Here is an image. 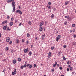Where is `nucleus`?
Masks as SVG:
<instances>
[{
  "label": "nucleus",
  "instance_id": "f257e3e1",
  "mask_svg": "<svg viewBox=\"0 0 76 76\" xmlns=\"http://www.w3.org/2000/svg\"><path fill=\"white\" fill-rule=\"evenodd\" d=\"M12 7H13V10H12L13 12H15V2H12Z\"/></svg>",
  "mask_w": 76,
  "mask_h": 76
},
{
  "label": "nucleus",
  "instance_id": "f03ea898",
  "mask_svg": "<svg viewBox=\"0 0 76 76\" xmlns=\"http://www.w3.org/2000/svg\"><path fill=\"white\" fill-rule=\"evenodd\" d=\"M16 13H18L20 15H22V12L21 11V10H17L16 11Z\"/></svg>",
  "mask_w": 76,
  "mask_h": 76
},
{
  "label": "nucleus",
  "instance_id": "7ed1b4c3",
  "mask_svg": "<svg viewBox=\"0 0 76 76\" xmlns=\"http://www.w3.org/2000/svg\"><path fill=\"white\" fill-rule=\"evenodd\" d=\"M60 35H58L56 39V41H58L59 40V39L60 38Z\"/></svg>",
  "mask_w": 76,
  "mask_h": 76
},
{
  "label": "nucleus",
  "instance_id": "20e7f679",
  "mask_svg": "<svg viewBox=\"0 0 76 76\" xmlns=\"http://www.w3.org/2000/svg\"><path fill=\"white\" fill-rule=\"evenodd\" d=\"M10 38L9 37H8L6 39V40L7 42H9L10 41Z\"/></svg>",
  "mask_w": 76,
  "mask_h": 76
},
{
  "label": "nucleus",
  "instance_id": "39448f33",
  "mask_svg": "<svg viewBox=\"0 0 76 76\" xmlns=\"http://www.w3.org/2000/svg\"><path fill=\"white\" fill-rule=\"evenodd\" d=\"M29 51V49L28 48H27V49H25L24 50V52L25 53H27V51Z\"/></svg>",
  "mask_w": 76,
  "mask_h": 76
},
{
  "label": "nucleus",
  "instance_id": "423d86ee",
  "mask_svg": "<svg viewBox=\"0 0 76 76\" xmlns=\"http://www.w3.org/2000/svg\"><path fill=\"white\" fill-rule=\"evenodd\" d=\"M57 62L56 61L55 62V64L53 65V67H56V66H57Z\"/></svg>",
  "mask_w": 76,
  "mask_h": 76
},
{
  "label": "nucleus",
  "instance_id": "0eeeda50",
  "mask_svg": "<svg viewBox=\"0 0 76 76\" xmlns=\"http://www.w3.org/2000/svg\"><path fill=\"white\" fill-rule=\"evenodd\" d=\"M43 30L42 27L40 26V27L39 28V31L40 32H42V31Z\"/></svg>",
  "mask_w": 76,
  "mask_h": 76
},
{
  "label": "nucleus",
  "instance_id": "6e6552de",
  "mask_svg": "<svg viewBox=\"0 0 76 76\" xmlns=\"http://www.w3.org/2000/svg\"><path fill=\"white\" fill-rule=\"evenodd\" d=\"M44 21L41 22L40 23V26H41L42 25H44Z\"/></svg>",
  "mask_w": 76,
  "mask_h": 76
},
{
  "label": "nucleus",
  "instance_id": "1a4fd4ad",
  "mask_svg": "<svg viewBox=\"0 0 76 76\" xmlns=\"http://www.w3.org/2000/svg\"><path fill=\"white\" fill-rule=\"evenodd\" d=\"M51 18L52 19H54V15L53 14L51 15Z\"/></svg>",
  "mask_w": 76,
  "mask_h": 76
},
{
  "label": "nucleus",
  "instance_id": "9d476101",
  "mask_svg": "<svg viewBox=\"0 0 76 76\" xmlns=\"http://www.w3.org/2000/svg\"><path fill=\"white\" fill-rule=\"evenodd\" d=\"M10 26H12L13 25V22L12 21H11L10 23Z\"/></svg>",
  "mask_w": 76,
  "mask_h": 76
},
{
  "label": "nucleus",
  "instance_id": "9b49d317",
  "mask_svg": "<svg viewBox=\"0 0 76 76\" xmlns=\"http://www.w3.org/2000/svg\"><path fill=\"white\" fill-rule=\"evenodd\" d=\"M7 26H4L3 27V29L4 30H6V28H7Z\"/></svg>",
  "mask_w": 76,
  "mask_h": 76
},
{
  "label": "nucleus",
  "instance_id": "f8f14e48",
  "mask_svg": "<svg viewBox=\"0 0 76 76\" xmlns=\"http://www.w3.org/2000/svg\"><path fill=\"white\" fill-rule=\"evenodd\" d=\"M14 0H8L7 1L8 3H10V2H12V1H13Z\"/></svg>",
  "mask_w": 76,
  "mask_h": 76
},
{
  "label": "nucleus",
  "instance_id": "ddd939ff",
  "mask_svg": "<svg viewBox=\"0 0 76 76\" xmlns=\"http://www.w3.org/2000/svg\"><path fill=\"white\" fill-rule=\"evenodd\" d=\"M13 64H15L16 63V59H14L13 61Z\"/></svg>",
  "mask_w": 76,
  "mask_h": 76
},
{
  "label": "nucleus",
  "instance_id": "4468645a",
  "mask_svg": "<svg viewBox=\"0 0 76 76\" xmlns=\"http://www.w3.org/2000/svg\"><path fill=\"white\" fill-rule=\"evenodd\" d=\"M65 5H67V4H69V1H66L65 3Z\"/></svg>",
  "mask_w": 76,
  "mask_h": 76
},
{
  "label": "nucleus",
  "instance_id": "2eb2a0df",
  "mask_svg": "<svg viewBox=\"0 0 76 76\" xmlns=\"http://www.w3.org/2000/svg\"><path fill=\"white\" fill-rule=\"evenodd\" d=\"M18 61H19V62H20V61H21V59H20V58H18Z\"/></svg>",
  "mask_w": 76,
  "mask_h": 76
},
{
  "label": "nucleus",
  "instance_id": "dca6fc26",
  "mask_svg": "<svg viewBox=\"0 0 76 76\" xmlns=\"http://www.w3.org/2000/svg\"><path fill=\"white\" fill-rule=\"evenodd\" d=\"M27 36L28 38H29L30 37V34L29 33H27Z\"/></svg>",
  "mask_w": 76,
  "mask_h": 76
},
{
  "label": "nucleus",
  "instance_id": "f3484780",
  "mask_svg": "<svg viewBox=\"0 0 76 76\" xmlns=\"http://www.w3.org/2000/svg\"><path fill=\"white\" fill-rule=\"evenodd\" d=\"M15 74H16V73H17V72H16V69H14V71L13 72Z\"/></svg>",
  "mask_w": 76,
  "mask_h": 76
},
{
  "label": "nucleus",
  "instance_id": "a211bd4d",
  "mask_svg": "<svg viewBox=\"0 0 76 76\" xmlns=\"http://www.w3.org/2000/svg\"><path fill=\"white\" fill-rule=\"evenodd\" d=\"M71 63V61H69L67 62V64H69V63Z\"/></svg>",
  "mask_w": 76,
  "mask_h": 76
},
{
  "label": "nucleus",
  "instance_id": "6ab92c4d",
  "mask_svg": "<svg viewBox=\"0 0 76 76\" xmlns=\"http://www.w3.org/2000/svg\"><path fill=\"white\" fill-rule=\"evenodd\" d=\"M63 60H66V59L67 58H65V57L64 56H63Z\"/></svg>",
  "mask_w": 76,
  "mask_h": 76
},
{
  "label": "nucleus",
  "instance_id": "aec40b11",
  "mask_svg": "<svg viewBox=\"0 0 76 76\" xmlns=\"http://www.w3.org/2000/svg\"><path fill=\"white\" fill-rule=\"evenodd\" d=\"M69 69L71 70V71H72V70H73V68H72V67H70L69 68Z\"/></svg>",
  "mask_w": 76,
  "mask_h": 76
},
{
  "label": "nucleus",
  "instance_id": "412c9836",
  "mask_svg": "<svg viewBox=\"0 0 76 76\" xmlns=\"http://www.w3.org/2000/svg\"><path fill=\"white\" fill-rule=\"evenodd\" d=\"M48 56H51V53L50 52H49L48 53Z\"/></svg>",
  "mask_w": 76,
  "mask_h": 76
},
{
  "label": "nucleus",
  "instance_id": "4be33fe9",
  "mask_svg": "<svg viewBox=\"0 0 76 76\" xmlns=\"http://www.w3.org/2000/svg\"><path fill=\"white\" fill-rule=\"evenodd\" d=\"M19 42V40L18 39L16 40V43L18 44Z\"/></svg>",
  "mask_w": 76,
  "mask_h": 76
},
{
  "label": "nucleus",
  "instance_id": "5701e85b",
  "mask_svg": "<svg viewBox=\"0 0 76 76\" xmlns=\"http://www.w3.org/2000/svg\"><path fill=\"white\" fill-rule=\"evenodd\" d=\"M32 65H30L29 66V68L30 69H31V68H32Z\"/></svg>",
  "mask_w": 76,
  "mask_h": 76
},
{
  "label": "nucleus",
  "instance_id": "b1692460",
  "mask_svg": "<svg viewBox=\"0 0 76 76\" xmlns=\"http://www.w3.org/2000/svg\"><path fill=\"white\" fill-rule=\"evenodd\" d=\"M28 54H29V55H30V56H31V55H32V52H31V51L29 52Z\"/></svg>",
  "mask_w": 76,
  "mask_h": 76
},
{
  "label": "nucleus",
  "instance_id": "393cba45",
  "mask_svg": "<svg viewBox=\"0 0 76 76\" xmlns=\"http://www.w3.org/2000/svg\"><path fill=\"white\" fill-rule=\"evenodd\" d=\"M75 24H73L72 25V27H73V28H74V27H75Z\"/></svg>",
  "mask_w": 76,
  "mask_h": 76
},
{
  "label": "nucleus",
  "instance_id": "a878e982",
  "mask_svg": "<svg viewBox=\"0 0 76 76\" xmlns=\"http://www.w3.org/2000/svg\"><path fill=\"white\" fill-rule=\"evenodd\" d=\"M14 20V18H13V17H12L11 18V20L12 21H13Z\"/></svg>",
  "mask_w": 76,
  "mask_h": 76
},
{
  "label": "nucleus",
  "instance_id": "bb28decb",
  "mask_svg": "<svg viewBox=\"0 0 76 76\" xmlns=\"http://www.w3.org/2000/svg\"><path fill=\"white\" fill-rule=\"evenodd\" d=\"M6 51H8L9 50V48L6 47L5 49Z\"/></svg>",
  "mask_w": 76,
  "mask_h": 76
},
{
  "label": "nucleus",
  "instance_id": "cd10ccee",
  "mask_svg": "<svg viewBox=\"0 0 76 76\" xmlns=\"http://www.w3.org/2000/svg\"><path fill=\"white\" fill-rule=\"evenodd\" d=\"M23 67H24V66L23 65L21 66L20 68L21 69H23Z\"/></svg>",
  "mask_w": 76,
  "mask_h": 76
},
{
  "label": "nucleus",
  "instance_id": "c85d7f7f",
  "mask_svg": "<svg viewBox=\"0 0 76 76\" xmlns=\"http://www.w3.org/2000/svg\"><path fill=\"white\" fill-rule=\"evenodd\" d=\"M45 34H44V35H42V37H43L44 38V37H45Z\"/></svg>",
  "mask_w": 76,
  "mask_h": 76
},
{
  "label": "nucleus",
  "instance_id": "c756f323",
  "mask_svg": "<svg viewBox=\"0 0 76 76\" xmlns=\"http://www.w3.org/2000/svg\"><path fill=\"white\" fill-rule=\"evenodd\" d=\"M64 25H67V21H66L64 22Z\"/></svg>",
  "mask_w": 76,
  "mask_h": 76
},
{
  "label": "nucleus",
  "instance_id": "7c9ffc66",
  "mask_svg": "<svg viewBox=\"0 0 76 76\" xmlns=\"http://www.w3.org/2000/svg\"><path fill=\"white\" fill-rule=\"evenodd\" d=\"M48 9H51V6H49L48 7Z\"/></svg>",
  "mask_w": 76,
  "mask_h": 76
},
{
  "label": "nucleus",
  "instance_id": "2f4dec72",
  "mask_svg": "<svg viewBox=\"0 0 76 76\" xmlns=\"http://www.w3.org/2000/svg\"><path fill=\"white\" fill-rule=\"evenodd\" d=\"M63 47L64 48H66V45H64L63 46Z\"/></svg>",
  "mask_w": 76,
  "mask_h": 76
},
{
  "label": "nucleus",
  "instance_id": "473e14b6",
  "mask_svg": "<svg viewBox=\"0 0 76 76\" xmlns=\"http://www.w3.org/2000/svg\"><path fill=\"white\" fill-rule=\"evenodd\" d=\"M73 45H76V42H73Z\"/></svg>",
  "mask_w": 76,
  "mask_h": 76
},
{
  "label": "nucleus",
  "instance_id": "72a5a7b5",
  "mask_svg": "<svg viewBox=\"0 0 76 76\" xmlns=\"http://www.w3.org/2000/svg\"><path fill=\"white\" fill-rule=\"evenodd\" d=\"M29 42V41L28 40H27V41L26 43H27V44H28Z\"/></svg>",
  "mask_w": 76,
  "mask_h": 76
},
{
  "label": "nucleus",
  "instance_id": "f704fd0d",
  "mask_svg": "<svg viewBox=\"0 0 76 76\" xmlns=\"http://www.w3.org/2000/svg\"><path fill=\"white\" fill-rule=\"evenodd\" d=\"M59 69H60V70H62V69H63V68H62V67H59Z\"/></svg>",
  "mask_w": 76,
  "mask_h": 76
},
{
  "label": "nucleus",
  "instance_id": "c9c22d12",
  "mask_svg": "<svg viewBox=\"0 0 76 76\" xmlns=\"http://www.w3.org/2000/svg\"><path fill=\"white\" fill-rule=\"evenodd\" d=\"M33 66L34 67H36V66H37V65H36V64H34L33 65Z\"/></svg>",
  "mask_w": 76,
  "mask_h": 76
},
{
  "label": "nucleus",
  "instance_id": "e433bc0d",
  "mask_svg": "<svg viewBox=\"0 0 76 76\" xmlns=\"http://www.w3.org/2000/svg\"><path fill=\"white\" fill-rule=\"evenodd\" d=\"M4 23H7V21L5 20L4 21Z\"/></svg>",
  "mask_w": 76,
  "mask_h": 76
},
{
  "label": "nucleus",
  "instance_id": "4c0bfd02",
  "mask_svg": "<svg viewBox=\"0 0 76 76\" xmlns=\"http://www.w3.org/2000/svg\"><path fill=\"white\" fill-rule=\"evenodd\" d=\"M54 47H51V49L54 50Z\"/></svg>",
  "mask_w": 76,
  "mask_h": 76
},
{
  "label": "nucleus",
  "instance_id": "58836bf2",
  "mask_svg": "<svg viewBox=\"0 0 76 76\" xmlns=\"http://www.w3.org/2000/svg\"><path fill=\"white\" fill-rule=\"evenodd\" d=\"M48 4H49V5H51V2H48Z\"/></svg>",
  "mask_w": 76,
  "mask_h": 76
},
{
  "label": "nucleus",
  "instance_id": "ea45409f",
  "mask_svg": "<svg viewBox=\"0 0 76 76\" xmlns=\"http://www.w3.org/2000/svg\"><path fill=\"white\" fill-rule=\"evenodd\" d=\"M4 22H3L2 23V26L4 25Z\"/></svg>",
  "mask_w": 76,
  "mask_h": 76
},
{
  "label": "nucleus",
  "instance_id": "a19ab883",
  "mask_svg": "<svg viewBox=\"0 0 76 76\" xmlns=\"http://www.w3.org/2000/svg\"><path fill=\"white\" fill-rule=\"evenodd\" d=\"M54 69H52V72H54Z\"/></svg>",
  "mask_w": 76,
  "mask_h": 76
},
{
  "label": "nucleus",
  "instance_id": "79ce46f5",
  "mask_svg": "<svg viewBox=\"0 0 76 76\" xmlns=\"http://www.w3.org/2000/svg\"><path fill=\"white\" fill-rule=\"evenodd\" d=\"M69 68H66L67 71H69Z\"/></svg>",
  "mask_w": 76,
  "mask_h": 76
},
{
  "label": "nucleus",
  "instance_id": "37998d69",
  "mask_svg": "<svg viewBox=\"0 0 76 76\" xmlns=\"http://www.w3.org/2000/svg\"><path fill=\"white\" fill-rule=\"evenodd\" d=\"M24 41L25 40H24V39H23L22 40V42H24Z\"/></svg>",
  "mask_w": 76,
  "mask_h": 76
},
{
  "label": "nucleus",
  "instance_id": "c03bdc74",
  "mask_svg": "<svg viewBox=\"0 0 76 76\" xmlns=\"http://www.w3.org/2000/svg\"><path fill=\"white\" fill-rule=\"evenodd\" d=\"M28 24H29V25H31V21H29L28 22Z\"/></svg>",
  "mask_w": 76,
  "mask_h": 76
},
{
  "label": "nucleus",
  "instance_id": "a18cd8bd",
  "mask_svg": "<svg viewBox=\"0 0 76 76\" xmlns=\"http://www.w3.org/2000/svg\"><path fill=\"white\" fill-rule=\"evenodd\" d=\"M12 43V41H10V44H11Z\"/></svg>",
  "mask_w": 76,
  "mask_h": 76
},
{
  "label": "nucleus",
  "instance_id": "49530a36",
  "mask_svg": "<svg viewBox=\"0 0 76 76\" xmlns=\"http://www.w3.org/2000/svg\"><path fill=\"white\" fill-rule=\"evenodd\" d=\"M7 18L10 19V16H9L8 15H7Z\"/></svg>",
  "mask_w": 76,
  "mask_h": 76
},
{
  "label": "nucleus",
  "instance_id": "de8ad7c7",
  "mask_svg": "<svg viewBox=\"0 0 76 76\" xmlns=\"http://www.w3.org/2000/svg\"><path fill=\"white\" fill-rule=\"evenodd\" d=\"M15 74L13 72H12V75H15Z\"/></svg>",
  "mask_w": 76,
  "mask_h": 76
},
{
  "label": "nucleus",
  "instance_id": "09e8293b",
  "mask_svg": "<svg viewBox=\"0 0 76 76\" xmlns=\"http://www.w3.org/2000/svg\"><path fill=\"white\" fill-rule=\"evenodd\" d=\"M47 21H45V25H47Z\"/></svg>",
  "mask_w": 76,
  "mask_h": 76
},
{
  "label": "nucleus",
  "instance_id": "8fccbe9b",
  "mask_svg": "<svg viewBox=\"0 0 76 76\" xmlns=\"http://www.w3.org/2000/svg\"><path fill=\"white\" fill-rule=\"evenodd\" d=\"M67 18H67L68 20H69V18H69V16H67Z\"/></svg>",
  "mask_w": 76,
  "mask_h": 76
},
{
  "label": "nucleus",
  "instance_id": "3c124183",
  "mask_svg": "<svg viewBox=\"0 0 76 76\" xmlns=\"http://www.w3.org/2000/svg\"><path fill=\"white\" fill-rule=\"evenodd\" d=\"M60 54H61L60 52H59L58 53V56H60Z\"/></svg>",
  "mask_w": 76,
  "mask_h": 76
},
{
  "label": "nucleus",
  "instance_id": "603ef678",
  "mask_svg": "<svg viewBox=\"0 0 76 76\" xmlns=\"http://www.w3.org/2000/svg\"><path fill=\"white\" fill-rule=\"evenodd\" d=\"M59 66H60V64H57V67H59Z\"/></svg>",
  "mask_w": 76,
  "mask_h": 76
},
{
  "label": "nucleus",
  "instance_id": "864d4df0",
  "mask_svg": "<svg viewBox=\"0 0 76 76\" xmlns=\"http://www.w3.org/2000/svg\"><path fill=\"white\" fill-rule=\"evenodd\" d=\"M26 67V64H25L24 66V67H25H25Z\"/></svg>",
  "mask_w": 76,
  "mask_h": 76
},
{
  "label": "nucleus",
  "instance_id": "5fc2aeb1",
  "mask_svg": "<svg viewBox=\"0 0 76 76\" xmlns=\"http://www.w3.org/2000/svg\"><path fill=\"white\" fill-rule=\"evenodd\" d=\"M29 65H30V64H27L26 66L27 67H28L29 66Z\"/></svg>",
  "mask_w": 76,
  "mask_h": 76
},
{
  "label": "nucleus",
  "instance_id": "6e6d98bb",
  "mask_svg": "<svg viewBox=\"0 0 76 76\" xmlns=\"http://www.w3.org/2000/svg\"><path fill=\"white\" fill-rule=\"evenodd\" d=\"M76 35H74V38H76Z\"/></svg>",
  "mask_w": 76,
  "mask_h": 76
},
{
  "label": "nucleus",
  "instance_id": "4d7b16f0",
  "mask_svg": "<svg viewBox=\"0 0 76 76\" xmlns=\"http://www.w3.org/2000/svg\"><path fill=\"white\" fill-rule=\"evenodd\" d=\"M33 48V45H31V48Z\"/></svg>",
  "mask_w": 76,
  "mask_h": 76
},
{
  "label": "nucleus",
  "instance_id": "13d9d810",
  "mask_svg": "<svg viewBox=\"0 0 76 76\" xmlns=\"http://www.w3.org/2000/svg\"><path fill=\"white\" fill-rule=\"evenodd\" d=\"M68 20H69V21H70V20H71V18H69L68 19Z\"/></svg>",
  "mask_w": 76,
  "mask_h": 76
},
{
  "label": "nucleus",
  "instance_id": "bf43d9fd",
  "mask_svg": "<svg viewBox=\"0 0 76 76\" xmlns=\"http://www.w3.org/2000/svg\"><path fill=\"white\" fill-rule=\"evenodd\" d=\"M13 50H11V53H13Z\"/></svg>",
  "mask_w": 76,
  "mask_h": 76
},
{
  "label": "nucleus",
  "instance_id": "052dcab7",
  "mask_svg": "<svg viewBox=\"0 0 76 76\" xmlns=\"http://www.w3.org/2000/svg\"><path fill=\"white\" fill-rule=\"evenodd\" d=\"M22 25V23H20L19 24V26H21Z\"/></svg>",
  "mask_w": 76,
  "mask_h": 76
},
{
  "label": "nucleus",
  "instance_id": "680f3d73",
  "mask_svg": "<svg viewBox=\"0 0 76 76\" xmlns=\"http://www.w3.org/2000/svg\"><path fill=\"white\" fill-rule=\"evenodd\" d=\"M9 29V27H8L7 28V31H8V29Z\"/></svg>",
  "mask_w": 76,
  "mask_h": 76
},
{
  "label": "nucleus",
  "instance_id": "e2e57ef3",
  "mask_svg": "<svg viewBox=\"0 0 76 76\" xmlns=\"http://www.w3.org/2000/svg\"><path fill=\"white\" fill-rule=\"evenodd\" d=\"M73 32H75V29H73L72 31Z\"/></svg>",
  "mask_w": 76,
  "mask_h": 76
},
{
  "label": "nucleus",
  "instance_id": "0e129e2a",
  "mask_svg": "<svg viewBox=\"0 0 76 76\" xmlns=\"http://www.w3.org/2000/svg\"><path fill=\"white\" fill-rule=\"evenodd\" d=\"M5 71H6V70H5V69H4V70H3V71H2V72H5Z\"/></svg>",
  "mask_w": 76,
  "mask_h": 76
},
{
  "label": "nucleus",
  "instance_id": "69168bd1",
  "mask_svg": "<svg viewBox=\"0 0 76 76\" xmlns=\"http://www.w3.org/2000/svg\"><path fill=\"white\" fill-rule=\"evenodd\" d=\"M1 37V33H0V38Z\"/></svg>",
  "mask_w": 76,
  "mask_h": 76
},
{
  "label": "nucleus",
  "instance_id": "338daca9",
  "mask_svg": "<svg viewBox=\"0 0 76 76\" xmlns=\"http://www.w3.org/2000/svg\"><path fill=\"white\" fill-rule=\"evenodd\" d=\"M74 73H75V72H73L72 73V75H73V74H74Z\"/></svg>",
  "mask_w": 76,
  "mask_h": 76
},
{
  "label": "nucleus",
  "instance_id": "774afa93",
  "mask_svg": "<svg viewBox=\"0 0 76 76\" xmlns=\"http://www.w3.org/2000/svg\"><path fill=\"white\" fill-rule=\"evenodd\" d=\"M68 67H70V65H69L68 66Z\"/></svg>",
  "mask_w": 76,
  "mask_h": 76
}]
</instances>
